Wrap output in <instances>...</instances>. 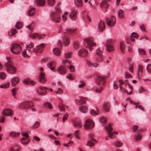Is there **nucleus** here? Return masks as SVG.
I'll list each match as a JSON object with an SVG mask.
<instances>
[{
	"mask_svg": "<svg viewBox=\"0 0 151 151\" xmlns=\"http://www.w3.org/2000/svg\"><path fill=\"white\" fill-rule=\"evenodd\" d=\"M46 45L45 43H42L37 46L35 48H33L32 50V49L34 46V44L33 43L31 42L28 45H27L26 47L27 48L28 51L29 52L32 53V52H33L37 53L39 52H41Z\"/></svg>",
	"mask_w": 151,
	"mask_h": 151,
	"instance_id": "nucleus-1",
	"label": "nucleus"
},
{
	"mask_svg": "<svg viewBox=\"0 0 151 151\" xmlns=\"http://www.w3.org/2000/svg\"><path fill=\"white\" fill-rule=\"evenodd\" d=\"M19 107L25 109H30L33 111H35L34 105L31 101H28L21 103L19 105Z\"/></svg>",
	"mask_w": 151,
	"mask_h": 151,
	"instance_id": "nucleus-2",
	"label": "nucleus"
},
{
	"mask_svg": "<svg viewBox=\"0 0 151 151\" xmlns=\"http://www.w3.org/2000/svg\"><path fill=\"white\" fill-rule=\"evenodd\" d=\"M6 72L11 74H15L17 71V68L11 62H7L6 65Z\"/></svg>",
	"mask_w": 151,
	"mask_h": 151,
	"instance_id": "nucleus-3",
	"label": "nucleus"
},
{
	"mask_svg": "<svg viewBox=\"0 0 151 151\" xmlns=\"http://www.w3.org/2000/svg\"><path fill=\"white\" fill-rule=\"evenodd\" d=\"M105 127L108 135V137L111 139L114 138L115 137L114 134H118L117 132L111 131L112 128L111 127V124L110 123L107 126H105Z\"/></svg>",
	"mask_w": 151,
	"mask_h": 151,
	"instance_id": "nucleus-4",
	"label": "nucleus"
},
{
	"mask_svg": "<svg viewBox=\"0 0 151 151\" xmlns=\"http://www.w3.org/2000/svg\"><path fill=\"white\" fill-rule=\"evenodd\" d=\"M11 50L13 53L18 54L21 52L22 48L19 45L15 43L11 46Z\"/></svg>",
	"mask_w": 151,
	"mask_h": 151,
	"instance_id": "nucleus-5",
	"label": "nucleus"
},
{
	"mask_svg": "<svg viewBox=\"0 0 151 151\" xmlns=\"http://www.w3.org/2000/svg\"><path fill=\"white\" fill-rule=\"evenodd\" d=\"M85 123H86L84 124V127L86 129H91L94 127V122L91 119H88L86 121Z\"/></svg>",
	"mask_w": 151,
	"mask_h": 151,
	"instance_id": "nucleus-6",
	"label": "nucleus"
},
{
	"mask_svg": "<svg viewBox=\"0 0 151 151\" xmlns=\"http://www.w3.org/2000/svg\"><path fill=\"white\" fill-rule=\"evenodd\" d=\"M40 73L38 79L40 83H45L46 81V79L45 77V72L42 68H40Z\"/></svg>",
	"mask_w": 151,
	"mask_h": 151,
	"instance_id": "nucleus-7",
	"label": "nucleus"
},
{
	"mask_svg": "<svg viewBox=\"0 0 151 151\" xmlns=\"http://www.w3.org/2000/svg\"><path fill=\"white\" fill-rule=\"evenodd\" d=\"M51 19L54 22H59L61 20L60 15L58 13L52 12L51 16Z\"/></svg>",
	"mask_w": 151,
	"mask_h": 151,
	"instance_id": "nucleus-8",
	"label": "nucleus"
},
{
	"mask_svg": "<svg viewBox=\"0 0 151 151\" xmlns=\"http://www.w3.org/2000/svg\"><path fill=\"white\" fill-rule=\"evenodd\" d=\"M106 20L108 25L109 27H112L115 24L116 19L114 16H112L109 19V18H106Z\"/></svg>",
	"mask_w": 151,
	"mask_h": 151,
	"instance_id": "nucleus-9",
	"label": "nucleus"
},
{
	"mask_svg": "<svg viewBox=\"0 0 151 151\" xmlns=\"http://www.w3.org/2000/svg\"><path fill=\"white\" fill-rule=\"evenodd\" d=\"M83 40L84 46L86 47H88V46H94L96 45V42L88 39H84Z\"/></svg>",
	"mask_w": 151,
	"mask_h": 151,
	"instance_id": "nucleus-10",
	"label": "nucleus"
},
{
	"mask_svg": "<svg viewBox=\"0 0 151 151\" xmlns=\"http://www.w3.org/2000/svg\"><path fill=\"white\" fill-rule=\"evenodd\" d=\"M96 82L99 86L103 85L106 82L105 78L101 76L98 77L96 79Z\"/></svg>",
	"mask_w": 151,
	"mask_h": 151,
	"instance_id": "nucleus-11",
	"label": "nucleus"
},
{
	"mask_svg": "<svg viewBox=\"0 0 151 151\" xmlns=\"http://www.w3.org/2000/svg\"><path fill=\"white\" fill-rule=\"evenodd\" d=\"M2 114L6 116H12L13 112L11 109H6L3 110Z\"/></svg>",
	"mask_w": 151,
	"mask_h": 151,
	"instance_id": "nucleus-12",
	"label": "nucleus"
},
{
	"mask_svg": "<svg viewBox=\"0 0 151 151\" xmlns=\"http://www.w3.org/2000/svg\"><path fill=\"white\" fill-rule=\"evenodd\" d=\"M78 55L82 57L86 56L88 54V51L84 49H82L79 50L78 52Z\"/></svg>",
	"mask_w": 151,
	"mask_h": 151,
	"instance_id": "nucleus-13",
	"label": "nucleus"
},
{
	"mask_svg": "<svg viewBox=\"0 0 151 151\" xmlns=\"http://www.w3.org/2000/svg\"><path fill=\"white\" fill-rule=\"evenodd\" d=\"M46 89H47L46 87L40 86L37 88V92L40 95H44L46 93Z\"/></svg>",
	"mask_w": 151,
	"mask_h": 151,
	"instance_id": "nucleus-14",
	"label": "nucleus"
},
{
	"mask_svg": "<svg viewBox=\"0 0 151 151\" xmlns=\"http://www.w3.org/2000/svg\"><path fill=\"white\" fill-rule=\"evenodd\" d=\"M111 107V105L109 102H105L103 105V110L105 112H109L110 111Z\"/></svg>",
	"mask_w": 151,
	"mask_h": 151,
	"instance_id": "nucleus-15",
	"label": "nucleus"
},
{
	"mask_svg": "<svg viewBox=\"0 0 151 151\" xmlns=\"http://www.w3.org/2000/svg\"><path fill=\"white\" fill-rule=\"evenodd\" d=\"M19 82V78L17 76L13 77L11 80V84L13 86H16Z\"/></svg>",
	"mask_w": 151,
	"mask_h": 151,
	"instance_id": "nucleus-16",
	"label": "nucleus"
},
{
	"mask_svg": "<svg viewBox=\"0 0 151 151\" xmlns=\"http://www.w3.org/2000/svg\"><path fill=\"white\" fill-rule=\"evenodd\" d=\"M77 10L75 9H74L69 15L70 18L72 20H75L77 17Z\"/></svg>",
	"mask_w": 151,
	"mask_h": 151,
	"instance_id": "nucleus-17",
	"label": "nucleus"
},
{
	"mask_svg": "<svg viewBox=\"0 0 151 151\" xmlns=\"http://www.w3.org/2000/svg\"><path fill=\"white\" fill-rule=\"evenodd\" d=\"M62 41L65 46H68L70 43V40L69 37L66 36H64L62 38Z\"/></svg>",
	"mask_w": 151,
	"mask_h": 151,
	"instance_id": "nucleus-18",
	"label": "nucleus"
},
{
	"mask_svg": "<svg viewBox=\"0 0 151 151\" xmlns=\"http://www.w3.org/2000/svg\"><path fill=\"white\" fill-rule=\"evenodd\" d=\"M119 82L120 83L119 87L120 90L123 91H124L125 88H127V85H129L124 83L121 80H119Z\"/></svg>",
	"mask_w": 151,
	"mask_h": 151,
	"instance_id": "nucleus-19",
	"label": "nucleus"
},
{
	"mask_svg": "<svg viewBox=\"0 0 151 151\" xmlns=\"http://www.w3.org/2000/svg\"><path fill=\"white\" fill-rule=\"evenodd\" d=\"M58 71L60 74H64L66 73V70L64 66L61 65L58 68Z\"/></svg>",
	"mask_w": 151,
	"mask_h": 151,
	"instance_id": "nucleus-20",
	"label": "nucleus"
},
{
	"mask_svg": "<svg viewBox=\"0 0 151 151\" xmlns=\"http://www.w3.org/2000/svg\"><path fill=\"white\" fill-rule=\"evenodd\" d=\"M73 123L74 126L77 128H81L82 127L81 122L78 119H76L73 120Z\"/></svg>",
	"mask_w": 151,
	"mask_h": 151,
	"instance_id": "nucleus-21",
	"label": "nucleus"
},
{
	"mask_svg": "<svg viewBox=\"0 0 151 151\" xmlns=\"http://www.w3.org/2000/svg\"><path fill=\"white\" fill-rule=\"evenodd\" d=\"M105 28V24L104 21L101 20L99 24L98 29L99 30L100 32H102Z\"/></svg>",
	"mask_w": 151,
	"mask_h": 151,
	"instance_id": "nucleus-22",
	"label": "nucleus"
},
{
	"mask_svg": "<svg viewBox=\"0 0 151 151\" xmlns=\"http://www.w3.org/2000/svg\"><path fill=\"white\" fill-rule=\"evenodd\" d=\"M96 143V141L93 138H91L88 140L86 145L87 146L91 147L93 146Z\"/></svg>",
	"mask_w": 151,
	"mask_h": 151,
	"instance_id": "nucleus-23",
	"label": "nucleus"
},
{
	"mask_svg": "<svg viewBox=\"0 0 151 151\" xmlns=\"http://www.w3.org/2000/svg\"><path fill=\"white\" fill-rule=\"evenodd\" d=\"M29 36L30 38L32 39L36 38H41V37L40 36L39 34L37 33L30 32L29 34Z\"/></svg>",
	"mask_w": 151,
	"mask_h": 151,
	"instance_id": "nucleus-24",
	"label": "nucleus"
},
{
	"mask_svg": "<svg viewBox=\"0 0 151 151\" xmlns=\"http://www.w3.org/2000/svg\"><path fill=\"white\" fill-rule=\"evenodd\" d=\"M35 12V8H30L27 12V14L29 17L33 16Z\"/></svg>",
	"mask_w": 151,
	"mask_h": 151,
	"instance_id": "nucleus-25",
	"label": "nucleus"
},
{
	"mask_svg": "<svg viewBox=\"0 0 151 151\" xmlns=\"http://www.w3.org/2000/svg\"><path fill=\"white\" fill-rule=\"evenodd\" d=\"M30 141L29 137H23L21 139V143L24 145H26L28 144Z\"/></svg>",
	"mask_w": 151,
	"mask_h": 151,
	"instance_id": "nucleus-26",
	"label": "nucleus"
},
{
	"mask_svg": "<svg viewBox=\"0 0 151 151\" xmlns=\"http://www.w3.org/2000/svg\"><path fill=\"white\" fill-rule=\"evenodd\" d=\"M127 88H125L124 91H125L127 94H130L132 93V87L130 85L127 86Z\"/></svg>",
	"mask_w": 151,
	"mask_h": 151,
	"instance_id": "nucleus-27",
	"label": "nucleus"
},
{
	"mask_svg": "<svg viewBox=\"0 0 151 151\" xmlns=\"http://www.w3.org/2000/svg\"><path fill=\"white\" fill-rule=\"evenodd\" d=\"M55 62L54 61H52L49 63L47 64V66L48 67L50 68L51 70H53L55 68Z\"/></svg>",
	"mask_w": 151,
	"mask_h": 151,
	"instance_id": "nucleus-28",
	"label": "nucleus"
},
{
	"mask_svg": "<svg viewBox=\"0 0 151 151\" xmlns=\"http://www.w3.org/2000/svg\"><path fill=\"white\" fill-rule=\"evenodd\" d=\"M76 6L78 7H81L83 5V2L82 0H75Z\"/></svg>",
	"mask_w": 151,
	"mask_h": 151,
	"instance_id": "nucleus-29",
	"label": "nucleus"
},
{
	"mask_svg": "<svg viewBox=\"0 0 151 151\" xmlns=\"http://www.w3.org/2000/svg\"><path fill=\"white\" fill-rule=\"evenodd\" d=\"M53 52L54 54L56 55H60L61 53L60 49L58 48H54L53 50Z\"/></svg>",
	"mask_w": 151,
	"mask_h": 151,
	"instance_id": "nucleus-30",
	"label": "nucleus"
},
{
	"mask_svg": "<svg viewBox=\"0 0 151 151\" xmlns=\"http://www.w3.org/2000/svg\"><path fill=\"white\" fill-rule=\"evenodd\" d=\"M36 2L38 5L41 6H44L45 4V0H36Z\"/></svg>",
	"mask_w": 151,
	"mask_h": 151,
	"instance_id": "nucleus-31",
	"label": "nucleus"
},
{
	"mask_svg": "<svg viewBox=\"0 0 151 151\" xmlns=\"http://www.w3.org/2000/svg\"><path fill=\"white\" fill-rule=\"evenodd\" d=\"M76 29L70 28H67L65 29L64 32L65 33H73L76 32Z\"/></svg>",
	"mask_w": 151,
	"mask_h": 151,
	"instance_id": "nucleus-32",
	"label": "nucleus"
},
{
	"mask_svg": "<svg viewBox=\"0 0 151 151\" xmlns=\"http://www.w3.org/2000/svg\"><path fill=\"white\" fill-rule=\"evenodd\" d=\"M79 110L82 113H85L88 111V108L86 106H81L79 107Z\"/></svg>",
	"mask_w": 151,
	"mask_h": 151,
	"instance_id": "nucleus-33",
	"label": "nucleus"
},
{
	"mask_svg": "<svg viewBox=\"0 0 151 151\" xmlns=\"http://www.w3.org/2000/svg\"><path fill=\"white\" fill-rule=\"evenodd\" d=\"M17 32L15 28L12 29L8 33V35L9 36H11L14 35Z\"/></svg>",
	"mask_w": 151,
	"mask_h": 151,
	"instance_id": "nucleus-34",
	"label": "nucleus"
},
{
	"mask_svg": "<svg viewBox=\"0 0 151 151\" xmlns=\"http://www.w3.org/2000/svg\"><path fill=\"white\" fill-rule=\"evenodd\" d=\"M143 70V66L141 65L139 66V70L138 72V76H141L142 74Z\"/></svg>",
	"mask_w": 151,
	"mask_h": 151,
	"instance_id": "nucleus-35",
	"label": "nucleus"
},
{
	"mask_svg": "<svg viewBox=\"0 0 151 151\" xmlns=\"http://www.w3.org/2000/svg\"><path fill=\"white\" fill-rule=\"evenodd\" d=\"M101 7L106 8L109 6V4L105 1H103L100 4Z\"/></svg>",
	"mask_w": 151,
	"mask_h": 151,
	"instance_id": "nucleus-36",
	"label": "nucleus"
},
{
	"mask_svg": "<svg viewBox=\"0 0 151 151\" xmlns=\"http://www.w3.org/2000/svg\"><path fill=\"white\" fill-rule=\"evenodd\" d=\"M99 121L101 123L103 124H105L107 123V120L106 117L102 116L99 119Z\"/></svg>",
	"mask_w": 151,
	"mask_h": 151,
	"instance_id": "nucleus-37",
	"label": "nucleus"
},
{
	"mask_svg": "<svg viewBox=\"0 0 151 151\" xmlns=\"http://www.w3.org/2000/svg\"><path fill=\"white\" fill-rule=\"evenodd\" d=\"M106 46L107 50L109 52H111L114 50V47L112 45H109L105 44Z\"/></svg>",
	"mask_w": 151,
	"mask_h": 151,
	"instance_id": "nucleus-38",
	"label": "nucleus"
},
{
	"mask_svg": "<svg viewBox=\"0 0 151 151\" xmlns=\"http://www.w3.org/2000/svg\"><path fill=\"white\" fill-rule=\"evenodd\" d=\"M142 137V135L140 133H138L135 134V139L136 141L140 140Z\"/></svg>",
	"mask_w": 151,
	"mask_h": 151,
	"instance_id": "nucleus-39",
	"label": "nucleus"
},
{
	"mask_svg": "<svg viewBox=\"0 0 151 151\" xmlns=\"http://www.w3.org/2000/svg\"><path fill=\"white\" fill-rule=\"evenodd\" d=\"M88 100V99L86 98L81 97L80 101L79 102V104H84L86 102V101Z\"/></svg>",
	"mask_w": 151,
	"mask_h": 151,
	"instance_id": "nucleus-40",
	"label": "nucleus"
},
{
	"mask_svg": "<svg viewBox=\"0 0 151 151\" xmlns=\"http://www.w3.org/2000/svg\"><path fill=\"white\" fill-rule=\"evenodd\" d=\"M124 11L122 9L119 10L118 12V14L119 17L121 18H123L124 17Z\"/></svg>",
	"mask_w": 151,
	"mask_h": 151,
	"instance_id": "nucleus-41",
	"label": "nucleus"
},
{
	"mask_svg": "<svg viewBox=\"0 0 151 151\" xmlns=\"http://www.w3.org/2000/svg\"><path fill=\"white\" fill-rule=\"evenodd\" d=\"M23 26V23L20 22H17L15 25L16 28L18 29H20Z\"/></svg>",
	"mask_w": 151,
	"mask_h": 151,
	"instance_id": "nucleus-42",
	"label": "nucleus"
},
{
	"mask_svg": "<svg viewBox=\"0 0 151 151\" xmlns=\"http://www.w3.org/2000/svg\"><path fill=\"white\" fill-rule=\"evenodd\" d=\"M10 85V83H6L3 85H1L0 86V87L1 88H6L9 87Z\"/></svg>",
	"mask_w": 151,
	"mask_h": 151,
	"instance_id": "nucleus-43",
	"label": "nucleus"
},
{
	"mask_svg": "<svg viewBox=\"0 0 151 151\" xmlns=\"http://www.w3.org/2000/svg\"><path fill=\"white\" fill-rule=\"evenodd\" d=\"M20 132L16 133L15 132H11L9 133L10 135L14 137H16L19 135Z\"/></svg>",
	"mask_w": 151,
	"mask_h": 151,
	"instance_id": "nucleus-44",
	"label": "nucleus"
},
{
	"mask_svg": "<svg viewBox=\"0 0 151 151\" xmlns=\"http://www.w3.org/2000/svg\"><path fill=\"white\" fill-rule=\"evenodd\" d=\"M72 55L71 52H67L65 54V58H69L71 57Z\"/></svg>",
	"mask_w": 151,
	"mask_h": 151,
	"instance_id": "nucleus-45",
	"label": "nucleus"
},
{
	"mask_svg": "<svg viewBox=\"0 0 151 151\" xmlns=\"http://www.w3.org/2000/svg\"><path fill=\"white\" fill-rule=\"evenodd\" d=\"M47 4L50 6H53L55 2V0H47Z\"/></svg>",
	"mask_w": 151,
	"mask_h": 151,
	"instance_id": "nucleus-46",
	"label": "nucleus"
},
{
	"mask_svg": "<svg viewBox=\"0 0 151 151\" xmlns=\"http://www.w3.org/2000/svg\"><path fill=\"white\" fill-rule=\"evenodd\" d=\"M44 106L46 107H48L50 109H52V104L48 102H46L44 104Z\"/></svg>",
	"mask_w": 151,
	"mask_h": 151,
	"instance_id": "nucleus-47",
	"label": "nucleus"
},
{
	"mask_svg": "<svg viewBox=\"0 0 151 151\" xmlns=\"http://www.w3.org/2000/svg\"><path fill=\"white\" fill-rule=\"evenodd\" d=\"M138 52L141 55H145L146 54L145 51L142 48H139L138 49Z\"/></svg>",
	"mask_w": 151,
	"mask_h": 151,
	"instance_id": "nucleus-48",
	"label": "nucleus"
},
{
	"mask_svg": "<svg viewBox=\"0 0 151 151\" xmlns=\"http://www.w3.org/2000/svg\"><path fill=\"white\" fill-rule=\"evenodd\" d=\"M6 77V74L4 72H0V78L2 80L4 79Z\"/></svg>",
	"mask_w": 151,
	"mask_h": 151,
	"instance_id": "nucleus-49",
	"label": "nucleus"
},
{
	"mask_svg": "<svg viewBox=\"0 0 151 151\" xmlns=\"http://www.w3.org/2000/svg\"><path fill=\"white\" fill-rule=\"evenodd\" d=\"M29 132L28 131H24L22 132L21 134L22 135L24 136V137H29L28 134Z\"/></svg>",
	"mask_w": 151,
	"mask_h": 151,
	"instance_id": "nucleus-50",
	"label": "nucleus"
},
{
	"mask_svg": "<svg viewBox=\"0 0 151 151\" xmlns=\"http://www.w3.org/2000/svg\"><path fill=\"white\" fill-rule=\"evenodd\" d=\"M114 145L116 146L120 147L122 145V143L120 142L117 141L114 143Z\"/></svg>",
	"mask_w": 151,
	"mask_h": 151,
	"instance_id": "nucleus-51",
	"label": "nucleus"
},
{
	"mask_svg": "<svg viewBox=\"0 0 151 151\" xmlns=\"http://www.w3.org/2000/svg\"><path fill=\"white\" fill-rule=\"evenodd\" d=\"M125 47V45L123 43L121 42L120 45V49L122 52H124Z\"/></svg>",
	"mask_w": 151,
	"mask_h": 151,
	"instance_id": "nucleus-52",
	"label": "nucleus"
},
{
	"mask_svg": "<svg viewBox=\"0 0 151 151\" xmlns=\"http://www.w3.org/2000/svg\"><path fill=\"white\" fill-rule=\"evenodd\" d=\"M103 59V57L102 56H98L96 58V62L99 63L102 62Z\"/></svg>",
	"mask_w": 151,
	"mask_h": 151,
	"instance_id": "nucleus-53",
	"label": "nucleus"
},
{
	"mask_svg": "<svg viewBox=\"0 0 151 151\" xmlns=\"http://www.w3.org/2000/svg\"><path fill=\"white\" fill-rule=\"evenodd\" d=\"M62 63L64 65H65L67 64H69L70 63V62L67 59H65L62 60Z\"/></svg>",
	"mask_w": 151,
	"mask_h": 151,
	"instance_id": "nucleus-54",
	"label": "nucleus"
},
{
	"mask_svg": "<svg viewBox=\"0 0 151 151\" xmlns=\"http://www.w3.org/2000/svg\"><path fill=\"white\" fill-rule=\"evenodd\" d=\"M68 12H65L62 16L64 22L67 19V17L68 14Z\"/></svg>",
	"mask_w": 151,
	"mask_h": 151,
	"instance_id": "nucleus-55",
	"label": "nucleus"
},
{
	"mask_svg": "<svg viewBox=\"0 0 151 151\" xmlns=\"http://www.w3.org/2000/svg\"><path fill=\"white\" fill-rule=\"evenodd\" d=\"M96 53L97 56H102V52L99 49H97L96 50Z\"/></svg>",
	"mask_w": 151,
	"mask_h": 151,
	"instance_id": "nucleus-56",
	"label": "nucleus"
},
{
	"mask_svg": "<svg viewBox=\"0 0 151 151\" xmlns=\"http://www.w3.org/2000/svg\"><path fill=\"white\" fill-rule=\"evenodd\" d=\"M34 26V23L33 22H32L27 26V27L29 29L31 30L33 29Z\"/></svg>",
	"mask_w": 151,
	"mask_h": 151,
	"instance_id": "nucleus-57",
	"label": "nucleus"
},
{
	"mask_svg": "<svg viewBox=\"0 0 151 151\" xmlns=\"http://www.w3.org/2000/svg\"><path fill=\"white\" fill-rule=\"evenodd\" d=\"M103 88L102 87H100V88H96L95 89L96 92L97 93H101L102 91L103 90Z\"/></svg>",
	"mask_w": 151,
	"mask_h": 151,
	"instance_id": "nucleus-58",
	"label": "nucleus"
},
{
	"mask_svg": "<svg viewBox=\"0 0 151 151\" xmlns=\"http://www.w3.org/2000/svg\"><path fill=\"white\" fill-rule=\"evenodd\" d=\"M147 70L148 72L151 73V64H150L147 66Z\"/></svg>",
	"mask_w": 151,
	"mask_h": 151,
	"instance_id": "nucleus-59",
	"label": "nucleus"
},
{
	"mask_svg": "<svg viewBox=\"0 0 151 151\" xmlns=\"http://www.w3.org/2000/svg\"><path fill=\"white\" fill-rule=\"evenodd\" d=\"M85 86L86 84L85 83L83 82L80 83L78 87L79 88H82L84 87Z\"/></svg>",
	"mask_w": 151,
	"mask_h": 151,
	"instance_id": "nucleus-60",
	"label": "nucleus"
},
{
	"mask_svg": "<svg viewBox=\"0 0 151 151\" xmlns=\"http://www.w3.org/2000/svg\"><path fill=\"white\" fill-rule=\"evenodd\" d=\"M73 143V142L71 141H70L68 143L66 144H64L63 145L66 147H68L70 145H72Z\"/></svg>",
	"mask_w": 151,
	"mask_h": 151,
	"instance_id": "nucleus-61",
	"label": "nucleus"
},
{
	"mask_svg": "<svg viewBox=\"0 0 151 151\" xmlns=\"http://www.w3.org/2000/svg\"><path fill=\"white\" fill-rule=\"evenodd\" d=\"M59 108L61 111H63L65 110V107L62 104H60L59 106Z\"/></svg>",
	"mask_w": 151,
	"mask_h": 151,
	"instance_id": "nucleus-62",
	"label": "nucleus"
},
{
	"mask_svg": "<svg viewBox=\"0 0 151 151\" xmlns=\"http://www.w3.org/2000/svg\"><path fill=\"white\" fill-rule=\"evenodd\" d=\"M16 89L14 88L12 90V96L14 98H16L15 95L16 94Z\"/></svg>",
	"mask_w": 151,
	"mask_h": 151,
	"instance_id": "nucleus-63",
	"label": "nucleus"
},
{
	"mask_svg": "<svg viewBox=\"0 0 151 151\" xmlns=\"http://www.w3.org/2000/svg\"><path fill=\"white\" fill-rule=\"evenodd\" d=\"M66 77L68 79L70 80H73L74 79L73 76L70 74L67 75Z\"/></svg>",
	"mask_w": 151,
	"mask_h": 151,
	"instance_id": "nucleus-64",
	"label": "nucleus"
}]
</instances>
